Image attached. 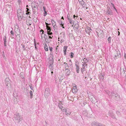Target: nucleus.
Returning <instances> with one entry per match:
<instances>
[{"label":"nucleus","mask_w":126,"mask_h":126,"mask_svg":"<svg viewBox=\"0 0 126 126\" xmlns=\"http://www.w3.org/2000/svg\"><path fill=\"white\" fill-rule=\"evenodd\" d=\"M21 116L19 113L15 114L14 116V120L16 123H19L22 120Z\"/></svg>","instance_id":"obj_1"},{"label":"nucleus","mask_w":126,"mask_h":126,"mask_svg":"<svg viewBox=\"0 0 126 126\" xmlns=\"http://www.w3.org/2000/svg\"><path fill=\"white\" fill-rule=\"evenodd\" d=\"M17 16L18 18V19L19 20H21L24 17L23 15V12L22 10L20 9H18L17 11Z\"/></svg>","instance_id":"obj_2"},{"label":"nucleus","mask_w":126,"mask_h":126,"mask_svg":"<svg viewBox=\"0 0 126 126\" xmlns=\"http://www.w3.org/2000/svg\"><path fill=\"white\" fill-rule=\"evenodd\" d=\"M114 55V59L115 60L120 57V52L118 50L115 51Z\"/></svg>","instance_id":"obj_3"},{"label":"nucleus","mask_w":126,"mask_h":126,"mask_svg":"<svg viewBox=\"0 0 126 126\" xmlns=\"http://www.w3.org/2000/svg\"><path fill=\"white\" fill-rule=\"evenodd\" d=\"M50 95V90L49 88L46 89L45 93V96L46 97H47Z\"/></svg>","instance_id":"obj_4"},{"label":"nucleus","mask_w":126,"mask_h":126,"mask_svg":"<svg viewBox=\"0 0 126 126\" xmlns=\"http://www.w3.org/2000/svg\"><path fill=\"white\" fill-rule=\"evenodd\" d=\"M5 84L7 86H9L11 85V81H10V79L8 78H6L5 79Z\"/></svg>","instance_id":"obj_5"},{"label":"nucleus","mask_w":126,"mask_h":126,"mask_svg":"<svg viewBox=\"0 0 126 126\" xmlns=\"http://www.w3.org/2000/svg\"><path fill=\"white\" fill-rule=\"evenodd\" d=\"M121 74L123 76H126V72L125 71L124 68H121L120 70Z\"/></svg>","instance_id":"obj_6"},{"label":"nucleus","mask_w":126,"mask_h":126,"mask_svg":"<svg viewBox=\"0 0 126 126\" xmlns=\"http://www.w3.org/2000/svg\"><path fill=\"white\" fill-rule=\"evenodd\" d=\"M106 14L107 15H113V12L112 10L110 9V8L108 9L107 11Z\"/></svg>","instance_id":"obj_7"},{"label":"nucleus","mask_w":126,"mask_h":126,"mask_svg":"<svg viewBox=\"0 0 126 126\" xmlns=\"http://www.w3.org/2000/svg\"><path fill=\"white\" fill-rule=\"evenodd\" d=\"M31 6L33 8H38V6L37 5V4H36L35 2H33L31 4Z\"/></svg>","instance_id":"obj_8"},{"label":"nucleus","mask_w":126,"mask_h":126,"mask_svg":"<svg viewBox=\"0 0 126 126\" xmlns=\"http://www.w3.org/2000/svg\"><path fill=\"white\" fill-rule=\"evenodd\" d=\"M53 60L52 59L50 60L49 62V68L51 69V67L52 68V65L53 64Z\"/></svg>","instance_id":"obj_9"},{"label":"nucleus","mask_w":126,"mask_h":126,"mask_svg":"<svg viewBox=\"0 0 126 126\" xmlns=\"http://www.w3.org/2000/svg\"><path fill=\"white\" fill-rule=\"evenodd\" d=\"M71 113V111L69 109H67V110L65 112V114L67 115H69Z\"/></svg>","instance_id":"obj_10"},{"label":"nucleus","mask_w":126,"mask_h":126,"mask_svg":"<svg viewBox=\"0 0 126 126\" xmlns=\"http://www.w3.org/2000/svg\"><path fill=\"white\" fill-rule=\"evenodd\" d=\"M78 90L77 89L76 87L75 86L74 87L72 90V92L74 93H76L77 91Z\"/></svg>","instance_id":"obj_11"},{"label":"nucleus","mask_w":126,"mask_h":126,"mask_svg":"<svg viewBox=\"0 0 126 126\" xmlns=\"http://www.w3.org/2000/svg\"><path fill=\"white\" fill-rule=\"evenodd\" d=\"M65 75L66 76H69L71 72L70 70L65 71Z\"/></svg>","instance_id":"obj_12"},{"label":"nucleus","mask_w":126,"mask_h":126,"mask_svg":"<svg viewBox=\"0 0 126 126\" xmlns=\"http://www.w3.org/2000/svg\"><path fill=\"white\" fill-rule=\"evenodd\" d=\"M98 123L96 122H93L91 123V125L93 126H97Z\"/></svg>","instance_id":"obj_13"},{"label":"nucleus","mask_w":126,"mask_h":126,"mask_svg":"<svg viewBox=\"0 0 126 126\" xmlns=\"http://www.w3.org/2000/svg\"><path fill=\"white\" fill-rule=\"evenodd\" d=\"M20 32H19V34H18V36L16 38H17L16 40H17V42H20V39H21V38H20Z\"/></svg>","instance_id":"obj_14"},{"label":"nucleus","mask_w":126,"mask_h":126,"mask_svg":"<svg viewBox=\"0 0 126 126\" xmlns=\"http://www.w3.org/2000/svg\"><path fill=\"white\" fill-rule=\"evenodd\" d=\"M52 23L54 28H55V26L56 25V22L54 20H52Z\"/></svg>","instance_id":"obj_15"},{"label":"nucleus","mask_w":126,"mask_h":126,"mask_svg":"<svg viewBox=\"0 0 126 126\" xmlns=\"http://www.w3.org/2000/svg\"><path fill=\"white\" fill-rule=\"evenodd\" d=\"M76 69L77 70V73H78L79 72V66L77 65V64H76Z\"/></svg>","instance_id":"obj_16"},{"label":"nucleus","mask_w":126,"mask_h":126,"mask_svg":"<svg viewBox=\"0 0 126 126\" xmlns=\"http://www.w3.org/2000/svg\"><path fill=\"white\" fill-rule=\"evenodd\" d=\"M68 20L69 21V22L71 24L72 23H73L74 22V21L72 19H71L69 18L68 17Z\"/></svg>","instance_id":"obj_17"},{"label":"nucleus","mask_w":126,"mask_h":126,"mask_svg":"<svg viewBox=\"0 0 126 126\" xmlns=\"http://www.w3.org/2000/svg\"><path fill=\"white\" fill-rule=\"evenodd\" d=\"M30 97L31 98H32V95H33V93H32V91L30 90Z\"/></svg>","instance_id":"obj_18"},{"label":"nucleus","mask_w":126,"mask_h":126,"mask_svg":"<svg viewBox=\"0 0 126 126\" xmlns=\"http://www.w3.org/2000/svg\"><path fill=\"white\" fill-rule=\"evenodd\" d=\"M6 36H4V45L5 46H6Z\"/></svg>","instance_id":"obj_19"},{"label":"nucleus","mask_w":126,"mask_h":126,"mask_svg":"<svg viewBox=\"0 0 126 126\" xmlns=\"http://www.w3.org/2000/svg\"><path fill=\"white\" fill-rule=\"evenodd\" d=\"M83 61L84 63L86 64L88 62V60L87 59L85 58L83 59Z\"/></svg>","instance_id":"obj_20"},{"label":"nucleus","mask_w":126,"mask_h":126,"mask_svg":"<svg viewBox=\"0 0 126 126\" xmlns=\"http://www.w3.org/2000/svg\"><path fill=\"white\" fill-rule=\"evenodd\" d=\"M44 47L46 51H48V47L46 44L45 45Z\"/></svg>","instance_id":"obj_21"},{"label":"nucleus","mask_w":126,"mask_h":126,"mask_svg":"<svg viewBox=\"0 0 126 126\" xmlns=\"http://www.w3.org/2000/svg\"><path fill=\"white\" fill-rule=\"evenodd\" d=\"M109 115L110 116H112L113 115V113L112 111H110L109 113Z\"/></svg>","instance_id":"obj_22"},{"label":"nucleus","mask_w":126,"mask_h":126,"mask_svg":"<svg viewBox=\"0 0 126 126\" xmlns=\"http://www.w3.org/2000/svg\"><path fill=\"white\" fill-rule=\"evenodd\" d=\"M92 31L88 30H85V32L86 33H88V34L90 35V32Z\"/></svg>","instance_id":"obj_23"},{"label":"nucleus","mask_w":126,"mask_h":126,"mask_svg":"<svg viewBox=\"0 0 126 126\" xmlns=\"http://www.w3.org/2000/svg\"><path fill=\"white\" fill-rule=\"evenodd\" d=\"M47 31H51V28L49 26H47Z\"/></svg>","instance_id":"obj_24"},{"label":"nucleus","mask_w":126,"mask_h":126,"mask_svg":"<svg viewBox=\"0 0 126 126\" xmlns=\"http://www.w3.org/2000/svg\"><path fill=\"white\" fill-rule=\"evenodd\" d=\"M59 23L60 25L61 26H63L64 25V23H63V22L62 21H60Z\"/></svg>","instance_id":"obj_25"},{"label":"nucleus","mask_w":126,"mask_h":126,"mask_svg":"<svg viewBox=\"0 0 126 126\" xmlns=\"http://www.w3.org/2000/svg\"><path fill=\"white\" fill-rule=\"evenodd\" d=\"M64 64H65V68H69L68 64L67 63L64 62Z\"/></svg>","instance_id":"obj_26"},{"label":"nucleus","mask_w":126,"mask_h":126,"mask_svg":"<svg viewBox=\"0 0 126 126\" xmlns=\"http://www.w3.org/2000/svg\"><path fill=\"white\" fill-rule=\"evenodd\" d=\"M78 0L79 3L81 5L82 4H83V3H84V2L83 1V0Z\"/></svg>","instance_id":"obj_27"},{"label":"nucleus","mask_w":126,"mask_h":126,"mask_svg":"<svg viewBox=\"0 0 126 126\" xmlns=\"http://www.w3.org/2000/svg\"><path fill=\"white\" fill-rule=\"evenodd\" d=\"M108 94L109 95V96H115V93H113V92H111V94L110 95L109 94Z\"/></svg>","instance_id":"obj_28"},{"label":"nucleus","mask_w":126,"mask_h":126,"mask_svg":"<svg viewBox=\"0 0 126 126\" xmlns=\"http://www.w3.org/2000/svg\"><path fill=\"white\" fill-rule=\"evenodd\" d=\"M99 77L100 79H103L104 78L103 75H102V74H101L100 75Z\"/></svg>","instance_id":"obj_29"},{"label":"nucleus","mask_w":126,"mask_h":126,"mask_svg":"<svg viewBox=\"0 0 126 126\" xmlns=\"http://www.w3.org/2000/svg\"><path fill=\"white\" fill-rule=\"evenodd\" d=\"M68 48V47L66 46H65L63 47V50H66V49Z\"/></svg>","instance_id":"obj_30"},{"label":"nucleus","mask_w":126,"mask_h":126,"mask_svg":"<svg viewBox=\"0 0 126 126\" xmlns=\"http://www.w3.org/2000/svg\"><path fill=\"white\" fill-rule=\"evenodd\" d=\"M51 31H47V33L48 35H51L53 34L52 32H51Z\"/></svg>","instance_id":"obj_31"},{"label":"nucleus","mask_w":126,"mask_h":126,"mask_svg":"<svg viewBox=\"0 0 126 126\" xmlns=\"http://www.w3.org/2000/svg\"><path fill=\"white\" fill-rule=\"evenodd\" d=\"M61 105L62 104H59L58 106L60 109H62L63 108V107L61 106Z\"/></svg>","instance_id":"obj_32"},{"label":"nucleus","mask_w":126,"mask_h":126,"mask_svg":"<svg viewBox=\"0 0 126 126\" xmlns=\"http://www.w3.org/2000/svg\"><path fill=\"white\" fill-rule=\"evenodd\" d=\"M111 38L110 37H109L108 38V41H109V43H110V42Z\"/></svg>","instance_id":"obj_33"},{"label":"nucleus","mask_w":126,"mask_h":126,"mask_svg":"<svg viewBox=\"0 0 126 126\" xmlns=\"http://www.w3.org/2000/svg\"><path fill=\"white\" fill-rule=\"evenodd\" d=\"M21 45L23 48V50H26V47H25L24 45L23 44H22Z\"/></svg>","instance_id":"obj_34"},{"label":"nucleus","mask_w":126,"mask_h":126,"mask_svg":"<svg viewBox=\"0 0 126 126\" xmlns=\"http://www.w3.org/2000/svg\"><path fill=\"white\" fill-rule=\"evenodd\" d=\"M116 113L119 116H120L121 115L119 111H116Z\"/></svg>","instance_id":"obj_35"},{"label":"nucleus","mask_w":126,"mask_h":126,"mask_svg":"<svg viewBox=\"0 0 126 126\" xmlns=\"http://www.w3.org/2000/svg\"><path fill=\"white\" fill-rule=\"evenodd\" d=\"M85 30H88L89 31H92V29L90 28L89 27H86V29Z\"/></svg>","instance_id":"obj_36"},{"label":"nucleus","mask_w":126,"mask_h":126,"mask_svg":"<svg viewBox=\"0 0 126 126\" xmlns=\"http://www.w3.org/2000/svg\"><path fill=\"white\" fill-rule=\"evenodd\" d=\"M70 53H71V55H70L71 57V58H72L73 57V56L74 55V54L73 53H72V52H71Z\"/></svg>","instance_id":"obj_37"},{"label":"nucleus","mask_w":126,"mask_h":126,"mask_svg":"<svg viewBox=\"0 0 126 126\" xmlns=\"http://www.w3.org/2000/svg\"><path fill=\"white\" fill-rule=\"evenodd\" d=\"M44 38H45V39L46 41L47 42H49V40H48V38H47H47H46L45 36H44Z\"/></svg>","instance_id":"obj_38"},{"label":"nucleus","mask_w":126,"mask_h":126,"mask_svg":"<svg viewBox=\"0 0 126 126\" xmlns=\"http://www.w3.org/2000/svg\"><path fill=\"white\" fill-rule=\"evenodd\" d=\"M29 22L30 21H27L26 22L27 24L28 25H31V23H30Z\"/></svg>","instance_id":"obj_39"},{"label":"nucleus","mask_w":126,"mask_h":126,"mask_svg":"<svg viewBox=\"0 0 126 126\" xmlns=\"http://www.w3.org/2000/svg\"><path fill=\"white\" fill-rule=\"evenodd\" d=\"M62 110L63 112H66V111L67 110V109L66 110V109H61Z\"/></svg>","instance_id":"obj_40"},{"label":"nucleus","mask_w":126,"mask_h":126,"mask_svg":"<svg viewBox=\"0 0 126 126\" xmlns=\"http://www.w3.org/2000/svg\"><path fill=\"white\" fill-rule=\"evenodd\" d=\"M81 5H82V6L83 7H86V4L85 3H83V4H82Z\"/></svg>","instance_id":"obj_41"},{"label":"nucleus","mask_w":126,"mask_h":126,"mask_svg":"<svg viewBox=\"0 0 126 126\" xmlns=\"http://www.w3.org/2000/svg\"><path fill=\"white\" fill-rule=\"evenodd\" d=\"M65 71H66L70 70L69 69V68H65Z\"/></svg>","instance_id":"obj_42"},{"label":"nucleus","mask_w":126,"mask_h":126,"mask_svg":"<svg viewBox=\"0 0 126 126\" xmlns=\"http://www.w3.org/2000/svg\"><path fill=\"white\" fill-rule=\"evenodd\" d=\"M115 97L116 98L117 97L118 98L119 97V95H118V94H115Z\"/></svg>","instance_id":"obj_43"},{"label":"nucleus","mask_w":126,"mask_h":126,"mask_svg":"<svg viewBox=\"0 0 126 126\" xmlns=\"http://www.w3.org/2000/svg\"><path fill=\"white\" fill-rule=\"evenodd\" d=\"M49 50L50 51H52L53 49L52 47H49Z\"/></svg>","instance_id":"obj_44"},{"label":"nucleus","mask_w":126,"mask_h":126,"mask_svg":"<svg viewBox=\"0 0 126 126\" xmlns=\"http://www.w3.org/2000/svg\"><path fill=\"white\" fill-rule=\"evenodd\" d=\"M32 7V10H33V13H35V9L34 8H33V7Z\"/></svg>","instance_id":"obj_45"},{"label":"nucleus","mask_w":126,"mask_h":126,"mask_svg":"<svg viewBox=\"0 0 126 126\" xmlns=\"http://www.w3.org/2000/svg\"><path fill=\"white\" fill-rule=\"evenodd\" d=\"M64 55H66V50H63Z\"/></svg>","instance_id":"obj_46"},{"label":"nucleus","mask_w":126,"mask_h":126,"mask_svg":"<svg viewBox=\"0 0 126 126\" xmlns=\"http://www.w3.org/2000/svg\"><path fill=\"white\" fill-rule=\"evenodd\" d=\"M87 66V64H86L84 63L83 64H82L83 66L85 67V66Z\"/></svg>","instance_id":"obj_47"},{"label":"nucleus","mask_w":126,"mask_h":126,"mask_svg":"<svg viewBox=\"0 0 126 126\" xmlns=\"http://www.w3.org/2000/svg\"><path fill=\"white\" fill-rule=\"evenodd\" d=\"M102 125L100 123H98L97 126H102Z\"/></svg>","instance_id":"obj_48"},{"label":"nucleus","mask_w":126,"mask_h":126,"mask_svg":"<svg viewBox=\"0 0 126 126\" xmlns=\"http://www.w3.org/2000/svg\"><path fill=\"white\" fill-rule=\"evenodd\" d=\"M45 12V15H44V16H45L46 15H47V12L46 11H44Z\"/></svg>","instance_id":"obj_49"},{"label":"nucleus","mask_w":126,"mask_h":126,"mask_svg":"<svg viewBox=\"0 0 126 126\" xmlns=\"http://www.w3.org/2000/svg\"><path fill=\"white\" fill-rule=\"evenodd\" d=\"M43 10L44 11H46V8L45 7H44V6L43 7Z\"/></svg>","instance_id":"obj_50"},{"label":"nucleus","mask_w":126,"mask_h":126,"mask_svg":"<svg viewBox=\"0 0 126 126\" xmlns=\"http://www.w3.org/2000/svg\"><path fill=\"white\" fill-rule=\"evenodd\" d=\"M10 32H11V34H12V35H14L13 32L12 31H11Z\"/></svg>","instance_id":"obj_51"},{"label":"nucleus","mask_w":126,"mask_h":126,"mask_svg":"<svg viewBox=\"0 0 126 126\" xmlns=\"http://www.w3.org/2000/svg\"><path fill=\"white\" fill-rule=\"evenodd\" d=\"M26 9L27 10H26V12H30V10H29L28 8H27Z\"/></svg>","instance_id":"obj_52"},{"label":"nucleus","mask_w":126,"mask_h":126,"mask_svg":"<svg viewBox=\"0 0 126 126\" xmlns=\"http://www.w3.org/2000/svg\"><path fill=\"white\" fill-rule=\"evenodd\" d=\"M27 13H26V14L27 15H29V14L31 13L30 12H26Z\"/></svg>","instance_id":"obj_53"},{"label":"nucleus","mask_w":126,"mask_h":126,"mask_svg":"<svg viewBox=\"0 0 126 126\" xmlns=\"http://www.w3.org/2000/svg\"><path fill=\"white\" fill-rule=\"evenodd\" d=\"M45 24L46 25V27H47V26H48V25H49L50 24H48L47 23H46V22Z\"/></svg>","instance_id":"obj_54"},{"label":"nucleus","mask_w":126,"mask_h":126,"mask_svg":"<svg viewBox=\"0 0 126 126\" xmlns=\"http://www.w3.org/2000/svg\"><path fill=\"white\" fill-rule=\"evenodd\" d=\"M111 5L112 6L113 8L115 7V6L114 4L112 3H111Z\"/></svg>","instance_id":"obj_55"},{"label":"nucleus","mask_w":126,"mask_h":126,"mask_svg":"<svg viewBox=\"0 0 126 126\" xmlns=\"http://www.w3.org/2000/svg\"><path fill=\"white\" fill-rule=\"evenodd\" d=\"M92 101H93V102H92L93 103H95L97 102L96 100V101H93V99H92Z\"/></svg>","instance_id":"obj_56"},{"label":"nucleus","mask_w":126,"mask_h":126,"mask_svg":"<svg viewBox=\"0 0 126 126\" xmlns=\"http://www.w3.org/2000/svg\"><path fill=\"white\" fill-rule=\"evenodd\" d=\"M64 42V40H61L60 42L61 43H62Z\"/></svg>","instance_id":"obj_57"},{"label":"nucleus","mask_w":126,"mask_h":126,"mask_svg":"<svg viewBox=\"0 0 126 126\" xmlns=\"http://www.w3.org/2000/svg\"><path fill=\"white\" fill-rule=\"evenodd\" d=\"M35 49L36 50L37 49V48L36 47V44H35Z\"/></svg>","instance_id":"obj_58"},{"label":"nucleus","mask_w":126,"mask_h":126,"mask_svg":"<svg viewBox=\"0 0 126 126\" xmlns=\"http://www.w3.org/2000/svg\"><path fill=\"white\" fill-rule=\"evenodd\" d=\"M48 36V38H51V39L52 38V37H53V36H52V37H51V36Z\"/></svg>","instance_id":"obj_59"},{"label":"nucleus","mask_w":126,"mask_h":126,"mask_svg":"<svg viewBox=\"0 0 126 126\" xmlns=\"http://www.w3.org/2000/svg\"><path fill=\"white\" fill-rule=\"evenodd\" d=\"M39 2L40 3H41L43 2L41 0H39Z\"/></svg>","instance_id":"obj_60"},{"label":"nucleus","mask_w":126,"mask_h":126,"mask_svg":"<svg viewBox=\"0 0 126 126\" xmlns=\"http://www.w3.org/2000/svg\"><path fill=\"white\" fill-rule=\"evenodd\" d=\"M41 31H42V34H43L44 33V31L43 30H41L40 31V32H41Z\"/></svg>","instance_id":"obj_61"},{"label":"nucleus","mask_w":126,"mask_h":126,"mask_svg":"<svg viewBox=\"0 0 126 126\" xmlns=\"http://www.w3.org/2000/svg\"><path fill=\"white\" fill-rule=\"evenodd\" d=\"M113 8L114 9H115V10L116 11V12H117V10L116 9V8H115V7H114Z\"/></svg>","instance_id":"obj_62"},{"label":"nucleus","mask_w":126,"mask_h":126,"mask_svg":"<svg viewBox=\"0 0 126 126\" xmlns=\"http://www.w3.org/2000/svg\"><path fill=\"white\" fill-rule=\"evenodd\" d=\"M73 18H75V17H76V16L75 15H73Z\"/></svg>","instance_id":"obj_63"},{"label":"nucleus","mask_w":126,"mask_h":126,"mask_svg":"<svg viewBox=\"0 0 126 126\" xmlns=\"http://www.w3.org/2000/svg\"><path fill=\"white\" fill-rule=\"evenodd\" d=\"M124 57L125 58H126V54H125L124 56Z\"/></svg>","instance_id":"obj_64"}]
</instances>
